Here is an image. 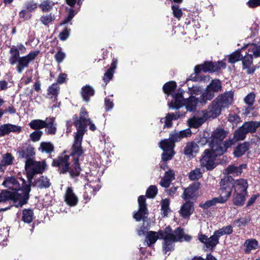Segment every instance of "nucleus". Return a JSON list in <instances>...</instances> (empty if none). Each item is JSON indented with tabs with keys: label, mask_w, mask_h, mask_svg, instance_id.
Wrapping results in <instances>:
<instances>
[{
	"label": "nucleus",
	"mask_w": 260,
	"mask_h": 260,
	"mask_svg": "<svg viewBox=\"0 0 260 260\" xmlns=\"http://www.w3.org/2000/svg\"><path fill=\"white\" fill-rule=\"evenodd\" d=\"M2 185L13 191H21L19 192L21 201L18 202L15 207H22L27 204L29 199V193L31 191L30 185L26 184V180L22 177H16L14 176H8L5 178Z\"/></svg>",
	"instance_id": "f257e3e1"
},
{
	"label": "nucleus",
	"mask_w": 260,
	"mask_h": 260,
	"mask_svg": "<svg viewBox=\"0 0 260 260\" xmlns=\"http://www.w3.org/2000/svg\"><path fill=\"white\" fill-rule=\"evenodd\" d=\"M70 156L64 155L58 156L56 158L53 159L51 165L53 167L57 168V171L60 174H65L69 173L72 178L78 177L82 171L79 166V169L74 170L73 161L71 159L70 161Z\"/></svg>",
	"instance_id": "f03ea898"
},
{
	"label": "nucleus",
	"mask_w": 260,
	"mask_h": 260,
	"mask_svg": "<svg viewBox=\"0 0 260 260\" xmlns=\"http://www.w3.org/2000/svg\"><path fill=\"white\" fill-rule=\"evenodd\" d=\"M245 48L248 49V53L242 57V69L246 70L248 74H253L255 71V68L253 66V58L260 56V43L257 44H247Z\"/></svg>",
	"instance_id": "7ed1b4c3"
},
{
	"label": "nucleus",
	"mask_w": 260,
	"mask_h": 260,
	"mask_svg": "<svg viewBox=\"0 0 260 260\" xmlns=\"http://www.w3.org/2000/svg\"><path fill=\"white\" fill-rule=\"evenodd\" d=\"M84 133L76 132L74 137V143L71 147V152L68 155L71 157L73 161V166L75 171L79 169L80 166L79 158L84 154V150L82 147V142Z\"/></svg>",
	"instance_id": "20e7f679"
},
{
	"label": "nucleus",
	"mask_w": 260,
	"mask_h": 260,
	"mask_svg": "<svg viewBox=\"0 0 260 260\" xmlns=\"http://www.w3.org/2000/svg\"><path fill=\"white\" fill-rule=\"evenodd\" d=\"M233 101V92H225L218 96L212 102V118L219 116L222 109L228 108Z\"/></svg>",
	"instance_id": "39448f33"
},
{
	"label": "nucleus",
	"mask_w": 260,
	"mask_h": 260,
	"mask_svg": "<svg viewBox=\"0 0 260 260\" xmlns=\"http://www.w3.org/2000/svg\"><path fill=\"white\" fill-rule=\"evenodd\" d=\"M211 100V82L209 83L205 91L200 96V99L194 96H191L186 99L184 105L187 111L194 112L196 110L197 106L200 103L202 106L205 105L208 101Z\"/></svg>",
	"instance_id": "423d86ee"
},
{
	"label": "nucleus",
	"mask_w": 260,
	"mask_h": 260,
	"mask_svg": "<svg viewBox=\"0 0 260 260\" xmlns=\"http://www.w3.org/2000/svg\"><path fill=\"white\" fill-rule=\"evenodd\" d=\"M90 119L86 108L82 107L79 116L77 114L73 116V124L77 129V132L85 134L86 131L88 122H90Z\"/></svg>",
	"instance_id": "0eeeda50"
},
{
	"label": "nucleus",
	"mask_w": 260,
	"mask_h": 260,
	"mask_svg": "<svg viewBox=\"0 0 260 260\" xmlns=\"http://www.w3.org/2000/svg\"><path fill=\"white\" fill-rule=\"evenodd\" d=\"M260 126V121H249L244 122L243 125L234 132V137L237 140H243L248 133H254Z\"/></svg>",
	"instance_id": "6e6552de"
},
{
	"label": "nucleus",
	"mask_w": 260,
	"mask_h": 260,
	"mask_svg": "<svg viewBox=\"0 0 260 260\" xmlns=\"http://www.w3.org/2000/svg\"><path fill=\"white\" fill-rule=\"evenodd\" d=\"M17 154L18 158L25 159V165H26L28 161L35 158V148L30 143L25 142L17 148Z\"/></svg>",
	"instance_id": "1a4fd4ad"
},
{
	"label": "nucleus",
	"mask_w": 260,
	"mask_h": 260,
	"mask_svg": "<svg viewBox=\"0 0 260 260\" xmlns=\"http://www.w3.org/2000/svg\"><path fill=\"white\" fill-rule=\"evenodd\" d=\"M233 187V178L231 176H225L220 182V188L218 189V194L225 196V197L229 199L231 196Z\"/></svg>",
	"instance_id": "9d476101"
},
{
	"label": "nucleus",
	"mask_w": 260,
	"mask_h": 260,
	"mask_svg": "<svg viewBox=\"0 0 260 260\" xmlns=\"http://www.w3.org/2000/svg\"><path fill=\"white\" fill-rule=\"evenodd\" d=\"M202 71L206 73L211 72V61H205L203 64H198L194 67V74H192L187 81L191 80L193 81H199L205 80L206 77H198L197 75Z\"/></svg>",
	"instance_id": "9b49d317"
},
{
	"label": "nucleus",
	"mask_w": 260,
	"mask_h": 260,
	"mask_svg": "<svg viewBox=\"0 0 260 260\" xmlns=\"http://www.w3.org/2000/svg\"><path fill=\"white\" fill-rule=\"evenodd\" d=\"M40 53L39 50L30 52L27 55L20 57L16 67V70L18 73H21L24 68L28 67L29 63L35 60Z\"/></svg>",
	"instance_id": "f8f14e48"
},
{
	"label": "nucleus",
	"mask_w": 260,
	"mask_h": 260,
	"mask_svg": "<svg viewBox=\"0 0 260 260\" xmlns=\"http://www.w3.org/2000/svg\"><path fill=\"white\" fill-rule=\"evenodd\" d=\"M201 184L198 182H194L190 184L189 186L184 189L182 198L184 200H196L198 197V191L200 188Z\"/></svg>",
	"instance_id": "ddd939ff"
},
{
	"label": "nucleus",
	"mask_w": 260,
	"mask_h": 260,
	"mask_svg": "<svg viewBox=\"0 0 260 260\" xmlns=\"http://www.w3.org/2000/svg\"><path fill=\"white\" fill-rule=\"evenodd\" d=\"M9 201H12L14 206L21 201L19 192L11 191L7 189H3L0 192V203H5Z\"/></svg>",
	"instance_id": "4468645a"
},
{
	"label": "nucleus",
	"mask_w": 260,
	"mask_h": 260,
	"mask_svg": "<svg viewBox=\"0 0 260 260\" xmlns=\"http://www.w3.org/2000/svg\"><path fill=\"white\" fill-rule=\"evenodd\" d=\"M237 141L234 136L233 138L228 139L220 145H215L212 144V157L222 155L228 148L231 147Z\"/></svg>",
	"instance_id": "2eb2a0df"
},
{
	"label": "nucleus",
	"mask_w": 260,
	"mask_h": 260,
	"mask_svg": "<svg viewBox=\"0 0 260 260\" xmlns=\"http://www.w3.org/2000/svg\"><path fill=\"white\" fill-rule=\"evenodd\" d=\"M47 165L46 160L37 161L33 159L28 161V163L25 165V170L28 168H31L35 172L38 174H42L46 170Z\"/></svg>",
	"instance_id": "dca6fc26"
},
{
	"label": "nucleus",
	"mask_w": 260,
	"mask_h": 260,
	"mask_svg": "<svg viewBox=\"0 0 260 260\" xmlns=\"http://www.w3.org/2000/svg\"><path fill=\"white\" fill-rule=\"evenodd\" d=\"M233 232V228L231 225L224 226L215 231L212 235V249L219 242L218 239L224 235L230 234Z\"/></svg>",
	"instance_id": "f3484780"
},
{
	"label": "nucleus",
	"mask_w": 260,
	"mask_h": 260,
	"mask_svg": "<svg viewBox=\"0 0 260 260\" xmlns=\"http://www.w3.org/2000/svg\"><path fill=\"white\" fill-rule=\"evenodd\" d=\"M199 151V145L194 141L187 142L183 150L184 154L189 157H195Z\"/></svg>",
	"instance_id": "a211bd4d"
},
{
	"label": "nucleus",
	"mask_w": 260,
	"mask_h": 260,
	"mask_svg": "<svg viewBox=\"0 0 260 260\" xmlns=\"http://www.w3.org/2000/svg\"><path fill=\"white\" fill-rule=\"evenodd\" d=\"M194 209L193 202L186 201L180 208V214L183 218H187L192 214Z\"/></svg>",
	"instance_id": "6ab92c4d"
},
{
	"label": "nucleus",
	"mask_w": 260,
	"mask_h": 260,
	"mask_svg": "<svg viewBox=\"0 0 260 260\" xmlns=\"http://www.w3.org/2000/svg\"><path fill=\"white\" fill-rule=\"evenodd\" d=\"M118 60L116 58H113L111 63L110 67L105 73L103 80L106 86L107 84L111 80L113 77L115 70L117 68Z\"/></svg>",
	"instance_id": "aec40b11"
},
{
	"label": "nucleus",
	"mask_w": 260,
	"mask_h": 260,
	"mask_svg": "<svg viewBox=\"0 0 260 260\" xmlns=\"http://www.w3.org/2000/svg\"><path fill=\"white\" fill-rule=\"evenodd\" d=\"M201 166L208 170H211V148L206 149L200 159Z\"/></svg>",
	"instance_id": "412c9836"
},
{
	"label": "nucleus",
	"mask_w": 260,
	"mask_h": 260,
	"mask_svg": "<svg viewBox=\"0 0 260 260\" xmlns=\"http://www.w3.org/2000/svg\"><path fill=\"white\" fill-rule=\"evenodd\" d=\"M175 178V172L173 170L169 169L165 173L164 176L161 179L159 184L165 188H168L171 182Z\"/></svg>",
	"instance_id": "4be33fe9"
},
{
	"label": "nucleus",
	"mask_w": 260,
	"mask_h": 260,
	"mask_svg": "<svg viewBox=\"0 0 260 260\" xmlns=\"http://www.w3.org/2000/svg\"><path fill=\"white\" fill-rule=\"evenodd\" d=\"M66 203L70 206H75L78 202V199L71 187H68L64 196Z\"/></svg>",
	"instance_id": "5701e85b"
},
{
	"label": "nucleus",
	"mask_w": 260,
	"mask_h": 260,
	"mask_svg": "<svg viewBox=\"0 0 260 260\" xmlns=\"http://www.w3.org/2000/svg\"><path fill=\"white\" fill-rule=\"evenodd\" d=\"M248 184L245 179H241L235 181L234 180V187L235 188L236 193L247 194L246 190Z\"/></svg>",
	"instance_id": "b1692460"
},
{
	"label": "nucleus",
	"mask_w": 260,
	"mask_h": 260,
	"mask_svg": "<svg viewBox=\"0 0 260 260\" xmlns=\"http://www.w3.org/2000/svg\"><path fill=\"white\" fill-rule=\"evenodd\" d=\"M50 185V180L46 176H41L34 181L32 186L42 189L48 188Z\"/></svg>",
	"instance_id": "393cba45"
},
{
	"label": "nucleus",
	"mask_w": 260,
	"mask_h": 260,
	"mask_svg": "<svg viewBox=\"0 0 260 260\" xmlns=\"http://www.w3.org/2000/svg\"><path fill=\"white\" fill-rule=\"evenodd\" d=\"M95 93L94 90L92 87L89 85H86L83 86L81 90V94L83 101L88 102L90 98L94 95Z\"/></svg>",
	"instance_id": "a878e982"
},
{
	"label": "nucleus",
	"mask_w": 260,
	"mask_h": 260,
	"mask_svg": "<svg viewBox=\"0 0 260 260\" xmlns=\"http://www.w3.org/2000/svg\"><path fill=\"white\" fill-rule=\"evenodd\" d=\"M207 120L204 115L201 117H193L188 120V125L190 128H198L200 127Z\"/></svg>",
	"instance_id": "bb28decb"
},
{
	"label": "nucleus",
	"mask_w": 260,
	"mask_h": 260,
	"mask_svg": "<svg viewBox=\"0 0 260 260\" xmlns=\"http://www.w3.org/2000/svg\"><path fill=\"white\" fill-rule=\"evenodd\" d=\"M246 167L247 165L246 164H242L238 167L234 165H230L225 169V173L227 174L238 176L242 173V170L246 169Z\"/></svg>",
	"instance_id": "cd10ccee"
},
{
	"label": "nucleus",
	"mask_w": 260,
	"mask_h": 260,
	"mask_svg": "<svg viewBox=\"0 0 260 260\" xmlns=\"http://www.w3.org/2000/svg\"><path fill=\"white\" fill-rule=\"evenodd\" d=\"M55 118L54 117L46 118L45 131L48 135H55L56 132V124H54Z\"/></svg>",
	"instance_id": "c85d7f7f"
},
{
	"label": "nucleus",
	"mask_w": 260,
	"mask_h": 260,
	"mask_svg": "<svg viewBox=\"0 0 260 260\" xmlns=\"http://www.w3.org/2000/svg\"><path fill=\"white\" fill-rule=\"evenodd\" d=\"M148 214L149 211L148 209L139 208L138 211L134 213L133 218L137 221H140L142 220L145 222L148 217Z\"/></svg>",
	"instance_id": "c756f323"
},
{
	"label": "nucleus",
	"mask_w": 260,
	"mask_h": 260,
	"mask_svg": "<svg viewBox=\"0 0 260 260\" xmlns=\"http://www.w3.org/2000/svg\"><path fill=\"white\" fill-rule=\"evenodd\" d=\"M177 84L174 81H170L166 83L162 86L164 92L168 95H172L175 91Z\"/></svg>",
	"instance_id": "7c9ffc66"
},
{
	"label": "nucleus",
	"mask_w": 260,
	"mask_h": 260,
	"mask_svg": "<svg viewBox=\"0 0 260 260\" xmlns=\"http://www.w3.org/2000/svg\"><path fill=\"white\" fill-rule=\"evenodd\" d=\"M38 150L41 152H45L47 154H50L54 151V146L50 142H42Z\"/></svg>",
	"instance_id": "2f4dec72"
},
{
	"label": "nucleus",
	"mask_w": 260,
	"mask_h": 260,
	"mask_svg": "<svg viewBox=\"0 0 260 260\" xmlns=\"http://www.w3.org/2000/svg\"><path fill=\"white\" fill-rule=\"evenodd\" d=\"M159 147L164 151H174V148L175 145L171 141V139H165L159 143Z\"/></svg>",
	"instance_id": "473e14b6"
},
{
	"label": "nucleus",
	"mask_w": 260,
	"mask_h": 260,
	"mask_svg": "<svg viewBox=\"0 0 260 260\" xmlns=\"http://www.w3.org/2000/svg\"><path fill=\"white\" fill-rule=\"evenodd\" d=\"M227 134L228 132L223 128H217L214 131L212 135V144L214 145L213 141L214 140L221 142L226 137Z\"/></svg>",
	"instance_id": "72a5a7b5"
},
{
	"label": "nucleus",
	"mask_w": 260,
	"mask_h": 260,
	"mask_svg": "<svg viewBox=\"0 0 260 260\" xmlns=\"http://www.w3.org/2000/svg\"><path fill=\"white\" fill-rule=\"evenodd\" d=\"M244 245L246 247L245 252L246 253H249L252 250H255L257 248L258 242L256 240L253 239H248L245 241Z\"/></svg>",
	"instance_id": "f704fd0d"
},
{
	"label": "nucleus",
	"mask_w": 260,
	"mask_h": 260,
	"mask_svg": "<svg viewBox=\"0 0 260 260\" xmlns=\"http://www.w3.org/2000/svg\"><path fill=\"white\" fill-rule=\"evenodd\" d=\"M59 87L57 83H53L47 89V94L51 95V98H54V101L57 100V98L59 93Z\"/></svg>",
	"instance_id": "c9c22d12"
},
{
	"label": "nucleus",
	"mask_w": 260,
	"mask_h": 260,
	"mask_svg": "<svg viewBox=\"0 0 260 260\" xmlns=\"http://www.w3.org/2000/svg\"><path fill=\"white\" fill-rule=\"evenodd\" d=\"M174 235L172 232L169 234V236L170 239H172L174 242L182 241V239L183 237L184 231L181 227H178L174 231Z\"/></svg>",
	"instance_id": "e433bc0d"
},
{
	"label": "nucleus",
	"mask_w": 260,
	"mask_h": 260,
	"mask_svg": "<svg viewBox=\"0 0 260 260\" xmlns=\"http://www.w3.org/2000/svg\"><path fill=\"white\" fill-rule=\"evenodd\" d=\"M249 148V143L244 142L239 145L235 149L234 154L236 157H239L243 155Z\"/></svg>",
	"instance_id": "4c0bfd02"
},
{
	"label": "nucleus",
	"mask_w": 260,
	"mask_h": 260,
	"mask_svg": "<svg viewBox=\"0 0 260 260\" xmlns=\"http://www.w3.org/2000/svg\"><path fill=\"white\" fill-rule=\"evenodd\" d=\"M54 5L55 3L51 0H44L39 7L43 12L47 13L52 10Z\"/></svg>",
	"instance_id": "58836bf2"
},
{
	"label": "nucleus",
	"mask_w": 260,
	"mask_h": 260,
	"mask_svg": "<svg viewBox=\"0 0 260 260\" xmlns=\"http://www.w3.org/2000/svg\"><path fill=\"white\" fill-rule=\"evenodd\" d=\"M30 128L32 129L38 131L40 129L45 128L46 126V120L41 119H35L31 121L29 123Z\"/></svg>",
	"instance_id": "ea45409f"
},
{
	"label": "nucleus",
	"mask_w": 260,
	"mask_h": 260,
	"mask_svg": "<svg viewBox=\"0 0 260 260\" xmlns=\"http://www.w3.org/2000/svg\"><path fill=\"white\" fill-rule=\"evenodd\" d=\"M34 216L33 210L31 209H24L22 211V220L24 222L30 223L32 221Z\"/></svg>",
	"instance_id": "a19ab883"
},
{
	"label": "nucleus",
	"mask_w": 260,
	"mask_h": 260,
	"mask_svg": "<svg viewBox=\"0 0 260 260\" xmlns=\"http://www.w3.org/2000/svg\"><path fill=\"white\" fill-rule=\"evenodd\" d=\"M166 238L165 239V241L162 242V251L164 254H167V252L169 251H173L174 250V242L172 239Z\"/></svg>",
	"instance_id": "79ce46f5"
},
{
	"label": "nucleus",
	"mask_w": 260,
	"mask_h": 260,
	"mask_svg": "<svg viewBox=\"0 0 260 260\" xmlns=\"http://www.w3.org/2000/svg\"><path fill=\"white\" fill-rule=\"evenodd\" d=\"M147 243L148 246H151L154 244L159 238L158 233L154 231H149L147 232L146 237Z\"/></svg>",
	"instance_id": "37998d69"
},
{
	"label": "nucleus",
	"mask_w": 260,
	"mask_h": 260,
	"mask_svg": "<svg viewBox=\"0 0 260 260\" xmlns=\"http://www.w3.org/2000/svg\"><path fill=\"white\" fill-rule=\"evenodd\" d=\"M244 49V47H242L241 49H238L235 52L232 53L229 58V61L230 63H235L240 60H241L242 58V55L241 54V51L242 50Z\"/></svg>",
	"instance_id": "c03bdc74"
},
{
	"label": "nucleus",
	"mask_w": 260,
	"mask_h": 260,
	"mask_svg": "<svg viewBox=\"0 0 260 260\" xmlns=\"http://www.w3.org/2000/svg\"><path fill=\"white\" fill-rule=\"evenodd\" d=\"M236 195L233 199V203L234 205L239 206H242L244 205L245 201V196L247 194L242 193H236Z\"/></svg>",
	"instance_id": "a18cd8bd"
},
{
	"label": "nucleus",
	"mask_w": 260,
	"mask_h": 260,
	"mask_svg": "<svg viewBox=\"0 0 260 260\" xmlns=\"http://www.w3.org/2000/svg\"><path fill=\"white\" fill-rule=\"evenodd\" d=\"M55 19L54 15L50 13L49 14L42 16L40 18V21L44 25H47L53 21Z\"/></svg>",
	"instance_id": "49530a36"
},
{
	"label": "nucleus",
	"mask_w": 260,
	"mask_h": 260,
	"mask_svg": "<svg viewBox=\"0 0 260 260\" xmlns=\"http://www.w3.org/2000/svg\"><path fill=\"white\" fill-rule=\"evenodd\" d=\"M228 120L233 126L237 125L238 123L241 122V118L239 115L236 113H230L229 114Z\"/></svg>",
	"instance_id": "de8ad7c7"
},
{
	"label": "nucleus",
	"mask_w": 260,
	"mask_h": 260,
	"mask_svg": "<svg viewBox=\"0 0 260 260\" xmlns=\"http://www.w3.org/2000/svg\"><path fill=\"white\" fill-rule=\"evenodd\" d=\"M158 190L155 185H151L148 187L146 191V196L149 199H153L157 194Z\"/></svg>",
	"instance_id": "09e8293b"
},
{
	"label": "nucleus",
	"mask_w": 260,
	"mask_h": 260,
	"mask_svg": "<svg viewBox=\"0 0 260 260\" xmlns=\"http://www.w3.org/2000/svg\"><path fill=\"white\" fill-rule=\"evenodd\" d=\"M170 200L168 199H164L161 202V211L164 216H167L168 213L170 211L169 208Z\"/></svg>",
	"instance_id": "8fccbe9b"
},
{
	"label": "nucleus",
	"mask_w": 260,
	"mask_h": 260,
	"mask_svg": "<svg viewBox=\"0 0 260 260\" xmlns=\"http://www.w3.org/2000/svg\"><path fill=\"white\" fill-rule=\"evenodd\" d=\"M14 159V157L12 154L8 152L3 155V159L1 160V162L3 163L4 166H8L13 164Z\"/></svg>",
	"instance_id": "3c124183"
},
{
	"label": "nucleus",
	"mask_w": 260,
	"mask_h": 260,
	"mask_svg": "<svg viewBox=\"0 0 260 260\" xmlns=\"http://www.w3.org/2000/svg\"><path fill=\"white\" fill-rule=\"evenodd\" d=\"M171 9L173 11V16L178 20H180L183 15V12L181 9L179 8V5H173L171 6Z\"/></svg>",
	"instance_id": "603ef678"
},
{
	"label": "nucleus",
	"mask_w": 260,
	"mask_h": 260,
	"mask_svg": "<svg viewBox=\"0 0 260 260\" xmlns=\"http://www.w3.org/2000/svg\"><path fill=\"white\" fill-rule=\"evenodd\" d=\"M199 240L205 244L206 249L205 250H207V249H211V236L208 238L207 236L205 235H201L199 236Z\"/></svg>",
	"instance_id": "864d4df0"
},
{
	"label": "nucleus",
	"mask_w": 260,
	"mask_h": 260,
	"mask_svg": "<svg viewBox=\"0 0 260 260\" xmlns=\"http://www.w3.org/2000/svg\"><path fill=\"white\" fill-rule=\"evenodd\" d=\"M38 5L33 0L27 1L25 4V9L28 13L34 12L37 8Z\"/></svg>",
	"instance_id": "5fc2aeb1"
},
{
	"label": "nucleus",
	"mask_w": 260,
	"mask_h": 260,
	"mask_svg": "<svg viewBox=\"0 0 260 260\" xmlns=\"http://www.w3.org/2000/svg\"><path fill=\"white\" fill-rule=\"evenodd\" d=\"M172 232V229L170 226L166 227L164 231L159 230L158 232V236H159L160 237L159 238L163 239L165 241V239L166 238H168L169 235Z\"/></svg>",
	"instance_id": "6e6d98bb"
},
{
	"label": "nucleus",
	"mask_w": 260,
	"mask_h": 260,
	"mask_svg": "<svg viewBox=\"0 0 260 260\" xmlns=\"http://www.w3.org/2000/svg\"><path fill=\"white\" fill-rule=\"evenodd\" d=\"M26 171V177L27 179L28 182H26V184H28L31 186L32 185V181L33 178L35 175L38 174L37 173L35 172V171L31 168H28Z\"/></svg>",
	"instance_id": "4d7b16f0"
},
{
	"label": "nucleus",
	"mask_w": 260,
	"mask_h": 260,
	"mask_svg": "<svg viewBox=\"0 0 260 260\" xmlns=\"http://www.w3.org/2000/svg\"><path fill=\"white\" fill-rule=\"evenodd\" d=\"M202 177L201 169L197 168L191 171L189 174V178L191 180H198Z\"/></svg>",
	"instance_id": "13d9d810"
},
{
	"label": "nucleus",
	"mask_w": 260,
	"mask_h": 260,
	"mask_svg": "<svg viewBox=\"0 0 260 260\" xmlns=\"http://www.w3.org/2000/svg\"><path fill=\"white\" fill-rule=\"evenodd\" d=\"M226 67L225 63L222 61L212 62V73L218 72L221 69H225Z\"/></svg>",
	"instance_id": "bf43d9fd"
},
{
	"label": "nucleus",
	"mask_w": 260,
	"mask_h": 260,
	"mask_svg": "<svg viewBox=\"0 0 260 260\" xmlns=\"http://www.w3.org/2000/svg\"><path fill=\"white\" fill-rule=\"evenodd\" d=\"M71 32V29L66 27L60 32L58 38L61 41H66L69 37Z\"/></svg>",
	"instance_id": "052dcab7"
},
{
	"label": "nucleus",
	"mask_w": 260,
	"mask_h": 260,
	"mask_svg": "<svg viewBox=\"0 0 260 260\" xmlns=\"http://www.w3.org/2000/svg\"><path fill=\"white\" fill-rule=\"evenodd\" d=\"M184 102L180 100L174 99L169 105L170 108L178 109L184 105Z\"/></svg>",
	"instance_id": "680f3d73"
},
{
	"label": "nucleus",
	"mask_w": 260,
	"mask_h": 260,
	"mask_svg": "<svg viewBox=\"0 0 260 260\" xmlns=\"http://www.w3.org/2000/svg\"><path fill=\"white\" fill-rule=\"evenodd\" d=\"M174 151H164L161 154V159L163 161H167L171 160L175 155Z\"/></svg>",
	"instance_id": "e2e57ef3"
},
{
	"label": "nucleus",
	"mask_w": 260,
	"mask_h": 260,
	"mask_svg": "<svg viewBox=\"0 0 260 260\" xmlns=\"http://www.w3.org/2000/svg\"><path fill=\"white\" fill-rule=\"evenodd\" d=\"M43 135L41 131H35L30 135V139L34 142L39 141Z\"/></svg>",
	"instance_id": "0e129e2a"
},
{
	"label": "nucleus",
	"mask_w": 260,
	"mask_h": 260,
	"mask_svg": "<svg viewBox=\"0 0 260 260\" xmlns=\"http://www.w3.org/2000/svg\"><path fill=\"white\" fill-rule=\"evenodd\" d=\"M250 221L249 217H241L239 219L236 220L234 221L235 224H237V226L240 227L241 226L246 225Z\"/></svg>",
	"instance_id": "69168bd1"
},
{
	"label": "nucleus",
	"mask_w": 260,
	"mask_h": 260,
	"mask_svg": "<svg viewBox=\"0 0 260 260\" xmlns=\"http://www.w3.org/2000/svg\"><path fill=\"white\" fill-rule=\"evenodd\" d=\"M66 57V54L62 52L61 47L59 48L58 51L54 55L55 60L58 63L61 62Z\"/></svg>",
	"instance_id": "338daca9"
},
{
	"label": "nucleus",
	"mask_w": 260,
	"mask_h": 260,
	"mask_svg": "<svg viewBox=\"0 0 260 260\" xmlns=\"http://www.w3.org/2000/svg\"><path fill=\"white\" fill-rule=\"evenodd\" d=\"M221 89V81L218 79L212 80V92H219Z\"/></svg>",
	"instance_id": "774afa93"
}]
</instances>
